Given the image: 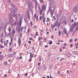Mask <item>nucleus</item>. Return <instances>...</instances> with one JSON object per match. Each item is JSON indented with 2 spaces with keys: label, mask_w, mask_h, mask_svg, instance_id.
<instances>
[{
  "label": "nucleus",
  "mask_w": 78,
  "mask_h": 78,
  "mask_svg": "<svg viewBox=\"0 0 78 78\" xmlns=\"http://www.w3.org/2000/svg\"><path fill=\"white\" fill-rule=\"evenodd\" d=\"M78 25V21L77 23H74L73 24L72 27H70L69 31L71 32H72L73 30V29L75 27H76Z\"/></svg>",
  "instance_id": "obj_1"
},
{
  "label": "nucleus",
  "mask_w": 78,
  "mask_h": 78,
  "mask_svg": "<svg viewBox=\"0 0 78 78\" xmlns=\"http://www.w3.org/2000/svg\"><path fill=\"white\" fill-rule=\"evenodd\" d=\"M12 19H13V16L11 14H9V23H11L12 22Z\"/></svg>",
  "instance_id": "obj_2"
},
{
  "label": "nucleus",
  "mask_w": 78,
  "mask_h": 78,
  "mask_svg": "<svg viewBox=\"0 0 78 78\" xmlns=\"http://www.w3.org/2000/svg\"><path fill=\"white\" fill-rule=\"evenodd\" d=\"M11 5H12V7L14 9V10H13V12L14 13L15 11H17V9H18V8H16V6H15V5H13V4L12 3L11 4Z\"/></svg>",
  "instance_id": "obj_3"
},
{
  "label": "nucleus",
  "mask_w": 78,
  "mask_h": 78,
  "mask_svg": "<svg viewBox=\"0 0 78 78\" xmlns=\"http://www.w3.org/2000/svg\"><path fill=\"white\" fill-rule=\"evenodd\" d=\"M16 31H18V33H20V31L21 32H22L23 30L21 29H20V27H18L16 26Z\"/></svg>",
  "instance_id": "obj_4"
},
{
  "label": "nucleus",
  "mask_w": 78,
  "mask_h": 78,
  "mask_svg": "<svg viewBox=\"0 0 78 78\" xmlns=\"http://www.w3.org/2000/svg\"><path fill=\"white\" fill-rule=\"evenodd\" d=\"M23 19V18L22 17H21L20 18V20H19V23L20 27H21V25H22V23Z\"/></svg>",
  "instance_id": "obj_5"
},
{
  "label": "nucleus",
  "mask_w": 78,
  "mask_h": 78,
  "mask_svg": "<svg viewBox=\"0 0 78 78\" xmlns=\"http://www.w3.org/2000/svg\"><path fill=\"white\" fill-rule=\"evenodd\" d=\"M73 9L74 12H77V11H78V7L77 6H76Z\"/></svg>",
  "instance_id": "obj_6"
},
{
  "label": "nucleus",
  "mask_w": 78,
  "mask_h": 78,
  "mask_svg": "<svg viewBox=\"0 0 78 78\" xmlns=\"http://www.w3.org/2000/svg\"><path fill=\"white\" fill-rule=\"evenodd\" d=\"M14 54H12V53L9 54L8 55V56L9 57V58H12Z\"/></svg>",
  "instance_id": "obj_7"
},
{
  "label": "nucleus",
  "mask_w": 78,
  "mask_h": 78,
  "mask_svg": "<svg viewBox=\"0 0 78 78\" xmlns=\"http://www.w3.org/2000/svg\"><path fill=\"white\" fill-rule=\"evenodd\" d=\"M18 44L19 46L20 45V44H21V38H19V39L18 41Z\"/></svg>",
  "instance_id": "obj_8"
},
{
  "label": "nucleus",
  "mask_w": 78,
  "mask_h": 78,
  "mask_svg": "<svg viewBox=\"0 0 78 78\" xmlns=\"http://www.w3.org/2000/svg\"><path fill=\"white\" fill-rule=\"evenodd\" d=\"M72 55L70 54L69 53H68L67 55V56L68 58H70L72 56Z\"/></svg>",
  "instance_id": "obj_9"
},
{
  "label": "nucleus",
  "mask_w": 78,
  "mask_h": 78,
  "mask_svg": "<svg viewBox=\"0 0 78 78\" xmlns=\"http://www.w3.org/2000/svg\"><path fill=\"white\" fill-rule=\"evenodd\" d=\"M63 31L64 33H65V34H67V30L66 28H65L63 29Z\"/></svg>",
  "instance_id": "obj_10"
},
{
  "label": "nucleus",
  "mask_w": 78,
  "mask_h": 78,
  "mask_svg": "<svg viewBox=\"0 0 78 78\" xmlns=\"http://www.w3.org/2000/svg\"><path fill=\"white\" fill-rule=\"evenodd\" d=\"M42 8H43V9H44V11H45L46 8H45V5H44L43 6V5H42Z\"/></svg>",
  "instance_id": "obj_11"
},
{
  "label": "nucleus",
  "mask_w": 78,
  "mask_h": 78,
  "mask_svg": "<svg viewBox=\"0 0 78 78\" xmlns=\"http://www.w3.org/2000/svg\"><path fill=\"white\" fill-rule=\"evenodd\" d=\"M12 34H15L16 33V30L14 29H13L12 32Z\"/></svg>",
  "instance_id": "obj_12"
},
{
  "label": "nucleus",
  "mask_w": 78,
  "mask_h": 78,
  "mask_svg": "<svg viewBox=\"0 0 78 78\" xmlns=\"http://www.w3.org/2000/svg\"><path fill=\"white\" fill-rule=\"evenodd\" d=\"M72 52L74 55H77V52H76L75 51H72Z\"/></svg>",
  "instance_id": "obj_13"
},
{
  "label": "nucleus",
  "mask_w": 78,
  "mask_h": 78,
  "mask_svg": "<svg viewBox=\"0 0 78 78\" xmlns=\"http://www.w3.org/2000/svg\"><path fill=\"white\" fill-rule=\"evenodd\" d=\"M53 67V64H51L50 65L49 67H50V69L51 70V69H52V67Z\"/></svg>",
  "instance_id": "obj_14"
},
{
  "label": "nucleus",
  "mask_w": 78,
  "mask_h": 78,
  "mask_svg": "<svg viewBox=\"0 0 78 78\" xmlns=\"http://www.w3.org/2000/svg\"><path fill=\"white\" fill-rule=\"evenodd\" d=\"M51 27L52 28V29H53V28H55V27H56V25H53V24H51Z\"/></svg>",
  "instance_id": "obj_15"
},
{
  "label": "nucleus",
  "mask_w": 78,
  "mask_h": 78,
  "mask_svg": "<svg viewBox=\"0 0 78 78\" xmlns=\"http://www.w3.org/2000/svg\"><path fill=\"white\" fill-rule=\"evenodd\" d=\"M13 17H15L17 19V14H14L13 15Z\"/></svg>",
  "instance_id": "obj_16"
},
{
  "label": "nucleus",
  "mask_w": 78,
  "mask_h": 78,
  "mask_svg": "<svg viewBox=\"0 0 78 78\" xmlns=\"http://www.w3.org/2000/svg\"><path fill=\"white\" fill-rule=\"evenodd\" d=\"M31 9V5H28V10H30Z\"/></svg>",
  "instance_id": "obj_17"
},
{
  "label": "nucleus",
  "mask_w": 78,
  "mask_h": 78,
  "mask_svg": "<svg viewBox=\"0 0 78 78\" xmlns=\"http://www.w3.org/2000/svg\"><path fill=\"white\" fill-rule=\"evenodd\" d=\"M12 51V48H9V51L10 52H11V51Z\"/></svg>",
  "instance_id": "obj_18"
},
{
  "label": "nucleus",
  "mask_w": 78,
  "mask_h": 78,
  "mask_svg": "<svg viewBox=\"0 0 78 78\" xmlns=\"http://www.w3.org/2000/svg\"><path fill=\"white\" fill-rule=\"evenodd\" d=\"M27 14H28V18L29 20H30V14L29 13L27 12Z\"/></svg>",
  "instance_id": "obj_19"
},
{
  "label": "nucleus",
  "mask_w": 78,
  "mask_h": 78,
  "mask_svg": "<svg viewBox=\"0 0 78 78\" xmlns=\"http://www.w3.org/2000/svg\"><path fill=\"white\" fill-rule=\"evenodd\" d=\"M0 58H3V55H1V53H0Z\"/></svg>",
  "instance_id": "obj_20"
},
{
  "label": "nucleus",
  "mask_w": 78,
  "mask_h": 78,
  "mask_svg": "<svg viewBox=\"0 0 78 78\" xmlns=\"http://www.w3.org/2000/svg\"><path fill=\"white\" fill-rule=\"evenodd\" d=\"M4 46H6L7 45H8V43H6V41H4Z\"/></svg>",
  "instance_id": "obj_21"
},
{
  "label": "nucleus",
  "mask_w": 78,
  "mask_h": 78,
  "mask_svg": "<svg viewBox=\"0 0 78 78\" xmlns=\"http://www.w3.org/2000/svg\"><path fill=\"white\" fill-rule=\"evenodd\" d=\"M42 68V66H39L38 67V69H39V70H41V69Z\"/></svg>",
  "instance_id": "obj_22"
},
{
  "label": "nucleus",
  "mask_w": 78,
  "mask_h": 78,
  "mask_svg": "<svg viewBox=\"0 0 78 78\" xmlns=\"http://www.w3.org/2000/svg\"><path fill=\"white\" fill-rule=\"evenodd\" d=\"M25 29H24V31H23V33H25L26 31V27H25Z\"/></svg>",
  "instance_id": "obj_23"
},
{
  "label": "nucleus",
  "mask_w": 78,
  "mask_h": 78,
  "mask_svg": "<svg viewBox=\"0 0 78 78\" xmlns=\"http://www.w3.org/2000/svg\"><path fill=\"white\" fill-rule=\"evenodd\" d=\"M0 47L1 48H4V46H2V44H1L0 45Z\"/></svg>",
  "instance_id": "obj_24"
},
{
  "label": "nucleus",
  "mask_w": 78,
  "mask_h": 78,
  "mask_svg": "<svg viewBox=\"0 0 78 78\" xmlns=\"http://www.w3.org/2000/svg\"><path fill=\"white\" fill-rule=\"evenodd\" d=\"M42 11H43L42 10H41L40 11V15H42Z\"/></svg>",
  "instance_id": "obj_25"
},
{
  "label": "nucleus",
  "mask_w": 78,
  "mask_h": 78,
  "mask_svg": "<svg viewBox=\"0 0 78 78\" xmlns=\"http://www.w3.org/2000/svg\"><path fill=\"white\" fill-rule=\"evenodd\" d=\"M78 26H77L75 29V30L76 31H78Z\"/></svg>",
  "instance_id": "obj_26"
},
{
  "label": "nucleus",
  "mask_w": 78,
  "mask_h": 78,
  "mask_svg": "<svg viewBox=\"0 0 78 78\" xmlns=\"http://www.w3.org/2000/svg\"><path fill=\"white\" fill-rule=\"evenodd\" d=\"M49 44H50V45H51L53 44V42H52V41H51L50 43H48Z\"/></svg>",
  "instance_id": "obj_27"
},
{
  "label": "nucleus",
  "mask_w": 78,
  "mask_h": 78,
  "mask_svg": "<svg viewBox=\"0 0 78 78\" xmlns=\"http://www.w3.org/2000/svg\"><path fill=\"white\" fill-rule=\"evenodd\" d=\"M45 18L44 17L43 19V22L44 23V24H45Z\"/></svg>",
  "instance_id": "obj_28"
},
{
  "label": "nucleus",
  "mask_w": 78,
  "mask_h": 78,
  "mask_svg": "<svg viewBox=\"0 0 78 78\" xmlns=\"http://www.w3.org/2000/svg\"><path fill=\"white\" fill-rule=\"evenodd\" d=\"M76 32H75V31H74L73 32V35H74L75 34V33Z\"/></svg>",
  "instance_id": "obj_29"
},
{
  "label": "nucleus",
  "mask_w": 78,
  "mask_h": 78,
  "mask_svg": "<svg viewBox=\"0 0 78 78\" xmlns=\"http://www.w3.org/2000/svg\"><path fill=\"white\" fill-rule=\"evenodd\" d=\"M46 69H47V68H43V70L44 71H45V70H46Z\"/></svg>",
  "instance_id": "obj_30"
},
{
  "label": "nucleus",
  "mask_w": 78,
  "mask_h": 78,
  "mask_svg": "<svg viewBox=\"0 0 78 78\" xmlns=\"http://www.w3.org/2000/svg\"><path fill=\"white\" fill-rule=\"evenodd\" d=\"M32 25H33V22L31 21L30 22V26H31V27H32Z\"/></svg>",
  "instance_id": "obj_31"
},
{
  "label": "nucleus",
  "mask_w": 78,
  "mask_h": 78,
  "mask_svg": "<svg viewBox=\"0 0 78 78\" xmlns=\"http://www.w3.org/2000/svg\"><path fill=\"white\" fill-rule=\"evenodd\" d=\"M36 20L37 21L38 20V15H37L36 17Z\"/></svg>",
  "instance_id": "obj_32"
},
{
  "label": "nucleus",
  "mask_w": 78,
  "mask_h": 78,
  "mask_svg": "<svg viewBox=\"0 0 78 78\" xmlns=\"http://www.w3.org/2000/svg\"><path fill=\"white\" fill-rule=\"evenodd\" d=\"M4 64H5V65H6L7 64V62H4Z\"/></svg>",
  "instance_id": "obj_33"
},
{
  "label": "nucleus",
  "mask_w": 78,
  "mask_h": 78,
  "mask_svg": "<svg viewBox=\"0 0 78 78\" xmlns=\"http://www.w3.org/2000/svg\"><path fill=\"white\" fill-rule=\"evenodd\" d=\"M51 54H48V56L49 57V58H50V56H51Z\"/></svg>",
  "instance_id": "obj_34"
},
{
  "label": "nucleus",
  "mask_w": 78,
  "mask_h": 78,
  "mask_svg": "<svg viewBox=\"0 0 78 78\" xmlns=\"http://www.w3.org/2000/svg\"><path fill=\"white\" fill-rule=\"evenodd\" d=\"M55 23L58 24V20H57L55 22Z\"/></svg>",
  "instance_id": "obj_35"
},
{
  "label": "nucleus",
  "mask_w": 78,
  "mask_h": 78,
  "mask_svg": "<svg viewBox=\"0 0 78 78\" xmlns=\"http://www.w3.org/2000/svg\"><path fill=\"white\" fill-rule=\"evenodd\" d=\"M5 36H7V35L6 34V31H5Z\"/></svg>",
  "instance_id": "obj_36"
},
{
  "label": "nucleus",
  "mask_w": 78,
  "mask_h": 78,
  "mask_svg": "<svg viewBox=\"0 0 78 78\" xmlns=\"http://www.w3.org/2000/svg\"><path fill=\"white\" fill-rule=\"evenodd\" d=\"M43 37H41L40 38H38V40H40V39H42Z\"/></svg>",
  "instance_id": "obj_37"
},
{
  "label": "nucleus",
  "mask_w": 78,
  "mask_h": 78,
  "mask_svg": "<svg viewBox=\"0 0 78 78\" xmlns=\"http://www.w3.org/2000/svg\"><path fill=\"white\" fill-rule=\"evenodd\" d=\"M58 35L59 36H60L61 35V31H59L58 32Z\"/></svg>",
  "instance_id": "obj_38"
},
{
  "label": "nucleus",
  "mask_w": 78,
  "mask_h": 78,
  "mask_svg": "<svg viewBox=\"0 0 78 78\" xmlns=\"http://www.w3.org/2000/svg\"><path fill=\"white\" fill-rule=\"evenodd\" d=\"M3 33H2V34L1 36V37H3Z\"/></svg>",
  "instance_id": "obj_39"
},
{
  "label": "nucleus",
  "mask_w": 78,
  "mask_h": 78,
  "mask_svg": "<svg viewBox=\"0 0 78 78\" xmlns=\"http://www.w3.org/2000/svg\"><path fill=\"white\" fill-rule=\"evenodd\" d=\"M16 52L15 51H14L13 52V53H12V54H13V56L14 55H16Z\"/></svg>",
  "instance_id": "obj_40"
},
{
  "label": "nucleus",
  "mask_w": 78,
  "mask_h": 78,
  "mask_svg": "<svg viewBox=\"0 0 78 78\" xmlns=\"http://www.w3.org/2000/svg\"><path fill=\"white\" fill-rule=\"evenodd\" d=\"M30 57H31V56L33 55V54H32L31 52H30Z\"/></svg>",
  "instance_id": "obj_41"
},
{
  "label": "nucleus",
  "mask_w": 78,
  "mask_h": 78,
  "mask_svg": "<svg viewBox=\"0 0 78 78\" xmlns=\"http://www.w3.org/2000/svg\"><path fill=\"white\" fill-rule=\"evenodd\" d=\"M12 43H11V42H9V47H11V44Z\"/></svg>",
  "instance_id": "obj_42"
},
{
  "label": "nucleus",
  "mask_w": 78,
  "mask_h": 78,
  "mask_svg": "<svg viewBox=\"0 0 78 78\" xmlns=\"http://www.w3.org/2000/svg\"><path fill=\"white\" fill-rule=\"evenodd\" d=\"M20 37H22V34L21 33H20Z\"/></svg>",
  "instance_id": "obj_43"
},
{
  "label": "nucleus",
  "mask_w": 78,
  "mask_h": 78,
  "mask_svg": "<svg viewBox=\"0 0 78 78\" xmlns=\"http://www.w3.org/2000/svg\"><path fill=\"white\" fill-rule=\"evenodd\" d=\"M39 19H40V20H41V19H42V16H41L40 17Z\"/></svg>",
  "instance_id": "obj_44"
},
{
  "label": "nucleus",
  "mask_w": 78,
  "mask_h": 78,
  "mask_svg": "<svg viewBox=\"0 0 78 78\" xmlns=\"http://www.w3.org/2000/svg\"><path fill=\"white\" fill-rule=\"evenodd\" d=\"M10 42L12 43V38H11V42Z\"/></svg>",
  "instance_id": "obj_45"
},
{
  "label": "nucleus",
  "mask_w": 78,
  "mask_h": 78,
  "mask_svg": "<svg viewBox=\"0 0 78 78\" xmlns=\"http://www.w3.org/2000/svg\"><path fill=\"white\" fill-rule=\"evenodd\" d=\"M7 2L9 3H10L11 2V1L10 0H7Z\"/></svg>",
  "instance_id": "obj_46"
},
{
  "label": "nucleus",
  "mask_w": 78,
  "mask_h": 78,
  "mask_svg": "<svg viewBox=\"0 0 78 78\" xmlns=\"http://www.w3.org/2000/svg\"><path fill=\"white\" fill-rule=\"evenodd\" d=\"M73 40L72 39H69V41L70 42H72Z\"/></svg>",
  "instance_id": "obj_47"
},
{
  "label": "nucleus",
  "mask_w": 78,
  "mask_h": 78,
  "mask_svg": "<svg viewBox=\"0 0 78 78\" xmlns=\"http://www.w3.org/2000/svg\"><path fill=\"white\" fill-rule=\"evenodd\" d=\"M35 35L36 36H37V35H38V32H36V34H35Z\"/></svg>",
  "instance_id": "obj_48"
},
{
  "label": "nucleus",
  "mask_w": 78,
  "mask_h": 78,
  "mask_svg": "<svg viewBox=\"0 0 78 78\" xmlns=\"http://www.w3.org/2000/svg\"><path fill=\"white\" fill-rule=\"evenodd\" d=\"M42 44V41H41L40 42V45H41V44Z\"/></svg>",
  "instance_id": "obj_49"
},
{
  "label": "nucleus",
  "mask_w": 78,
  "mask_h": 78,
  "mask_svg": "<svg viewBox=\"0 0 78 78\" xmlns=\"http://www.w3.org/2000/svg\"><path fill=\"white\" fill-rule=\"evenodd\" d=\"M77 39H78V38H76V39H75L74 40L75 42H76V40H77Z\"/></svg>",
  "instance_id": "obj_50"
},
{
  "label": "nucleus",
  "mask_w": 78,
  "mask_h": 78,
  "mask_svg": "<svg viewBox=\"0 0 78 78\" xmlns=\"http://www.w3.org/2000/svg\"><path fill=\"white\" fill-rule=\"evenodd\" d=\"M70 47H73V44H71L70 45Z\"/></svg>",
  "instance_id": "obj_51"
},
{
  "label": "nucleus",
  "mask_w": 78,
  "mask_h": 78,
  "mask_svg": "<svg viewBox=\"0 0 78 78\" xmlns=\"http://www.w3.org/2000/svg\"><path fill=\"white\" fill-rule=\"evenodd\" d=\"M51 16H53V12H51Z\"/></svg>",
  "instance_id": "obj_52"
},
{
  "label": "nucleus",
  "mask_w": 78,
  "mask_h": 78,
  "mask_svg": "<svg viewBox=\"0 0 78 78\" xmlns=\"http://www.w3.org/2000/svg\"><path fill=\"white\" fill-rule=\"evenodd\" d=\"M20 59H22V57L20 56L19 57Z\"/></svg>",
  "instance_id": "obj_53"
},
{
  "label": "nucleus",
  "mask_w": 78,
  "mask_h": 78,
  "mask_svg": "<svg viewBox=\"0 0 78 78\" xmlns=\"http://www.w3.org/2000/svg\"><path fill=\"white\" fill-rule=\"evenodd\" d=\"M43 37L44 38V40H45V41H47V39H46L45 37Z\"/></svg>",
  "instance_id": "obj_54"
},
{
  "label": "nucleus",
  "mask_w": 78,
  "mask_h": 78,
  "mask_svg": "<svg viewBox=\"0 0 78 78\" xmlns=\"http://www.w3.org/2000/svg\"><path fill=\"white\" fill-rule=\"evenodd\" d=\"M23 28H24V27H21V30H23Z\"/></svg>",
  "instance_id": "obj_55"
},
{
  "label": "nucleus",
  "mask_w": 78,
  "mask_h": 78,
  "mask_svg": "<svg viewBox=\"0 0 78 78\" xmlns=\"http://www.w3.org/2000/svg\"><path fill=\"white\" fill-rule=\"evenodd\" d=\"M29 40H31V41H32L33 40V38H30L29 39Z\"/></svg>",
  "instance_id": "obj_56"
},
{
  "label": "nucleus",
  "mask_w": 78,
  "mask_h": 78,
  "mask_svg": "<svg viewBox=\"0 0 78 78\" xmlns=\"http://www.w3.org/2000/svg\"><path fill=\"white\" fill-rule=\"evenodd\" d=\"M55 69L56 70H58V68H57V67H55Z\"/></svg>",
  "instance_id": "obj_57"
},
{
  "label": "nucleus",
  "mask_w": 78,
  "mask_h": 78,
  "mask_svg": "<svg viewBox=\"0 0 78 78\" xmlns=\"http://www.w3.org/2000/svg\"><path fill=\"white\" fill-rule=\"evenodd\" d=\"M9 42V41H8V40H6V43L7 44H8Z\"/></svg>",
  "instance_id": "obj_58"
},
{
  "label": "nucleus",
  "mask_w": 78,
  "mask_h": 78,
  "mask_svg": "<svg viewBox=\"0 0 78 78\" xmlns=\"http://www.w3.org/2000/svg\"><path fill=\"white\" fill-rule=\"evenodd\" d=\"M47 20L48 21H50V19H49V18H47Z\"/></svg>",
  "instance_id": "obj_59"
},
{
  "label": "nucleus",
  "mask_w": 78,
  "mask_h": 78,
  "mask_svg": "<svg viewBox=\"0 0 78 78\" xmlns=\"http://www.w3.org/2000/svg\"><path fill=\"white\" fill-rule=\"evenodd\" d=\"M57 25V24L56 23H54V25H55V26H56V25Z\"/></svg>",
  "instance_id": "obj_60"
},
{
  "label": "nucleus",
  "mask_w": 78,
  "mask_h": 78,
  "mask_svg": "<svg viewBox=\"0 0 78 78\" xmlns=\"http://www.w3.org/2000/svg\"><path fill=\"white\" fill-rule=\"evenodd\" d=\"M31 41H29V44H31Z\"/></svg>",
  "instance_id": "obj_61"
},
{
  "label": "nucleus",
  "mask_w": 78,
  "mask_h": 78,
  "mask_svg": "<svg viewBox=\"0 0 78 78\" xmlns=\"http://www.w3.org/2000/svg\"><path fill=\"white\" fill-rule=\"evenodd\" d=\"M13 25H16V22H15L14 23Z\"/></svg>",
  "instance_id": "obj_62"
},
{
  "label": "nucleus",
  "mask_w": 78,
  "mask_h": 78,
  "mask_svg": "<svg viewBox=\"0 0 78 78\" xmlns=\"http://www.w3.org/2000/svg\"><path fill=\"white\" fill-rule=\"evenodd\" d=\"M29 62H31V59H30L29 60Z\"/></svg>",
  "instance_id": "obj_63"
},
{
  "label": "nucleus",
  "mask_w": 78,
  "mask_h": 78,
  "mask_svg": "<svg viewBox=\"0 0 78 78\" xmlns=\"http://www.w3.org/2000/svg\"><path fill=\"white\" fill-rule=\"evenodd\" d=\"M36 13H35L34 15V17H36Z\"/></svg>",
  "instance_id": "obj_64"
}]
</instances>
